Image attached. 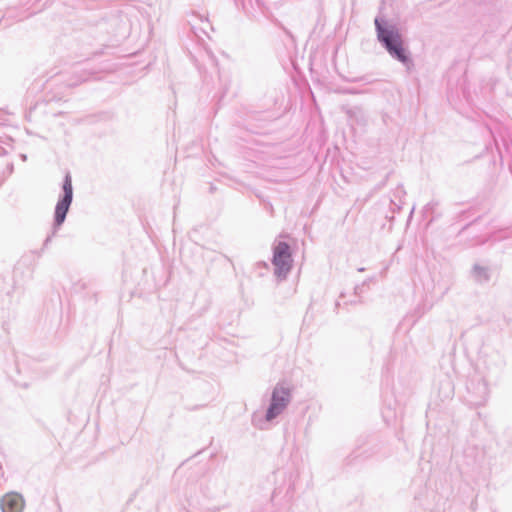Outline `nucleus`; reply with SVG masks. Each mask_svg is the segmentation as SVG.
<instances>
[{"label": "nucleus", "mask_w": 512, "mask_h": 512, "mask_svg": "<svg viewBox=\"0 0 512 512\" xmlns=\"http://www.w3.org/2000/svg\"><path fill=\"white\" fill-rule=\"evenodd\" d=\"M293 387L286 381L278 382L272 389L270 403L263 414L261 412H254L251 417L252 425L259 430H267L271 424L277 419L287 407L290 405L293 398Z\"/></svg>", "instance_id": "f257e3e1"}, {"label": "nucleus", "mask_w": 512, "mask_h": 512, "mask_svg": "<svg viewBox=\"0 0 512 512\" xmlns=\"http://www.w3.org/2000/svg\"><path fill=\"white\" fill-rule=\"evenodd\" d=\"M375 29L378 41L392 58L398 60L407 67L412 64V61L403 46L402 36L395 25L387 24L379 18H376Z\"/></svg>", "instance_id": "f03ea898"}, {"label": "nucleus", "mask_w": 512, "mask_h": 512, "mask_svg": "<svg viewBox=\"0 0 512 512\" xmlns=\"http://www.w3.org/2000/svg\"><path fill=\"white\" fill-rule=\"evenodd\" d=\"M506 366L505 356L491 346H484L474 370L489 380L497 381L503 374Z\"/></svg>", "instance_id": "7ed1b4c3"}, {"label": "nucleus", "mask_w": 512, "mask_h": 512, "mask_svg": "<svg viewBox=\"0 0 512 512\" xmlns=\"http://www.w3.org/2000/svg\"><path fill=\"white\" fill-rule=\"evenodd\" d=\"M489 382L493 381L474 370L465 382L464 401L472 407L484 406L490 396Z\"/></svg>", "instance_id": "20e7f679"}, {"label": "nucleus", "mask_w": 512, "mask_h": 512, "mask_svg": "<svg viewBox=\"0 0 512 512\" xmlns=\"http://www.w3.org/2000/svg\"><path fill=\"white\" fill-rule=\"evenodd\" d=\"M73 200V186H72V177L69 172H67L64 176L62 183V194L59 196L57 204L55 206L54 211V222H53V233L52 235L47 236L45 239L43 246L47 247L51 242L52 236L57 232V230L62 226L65 222L67 213L71 206Z\"/></svg>", "instance_id": "39448f33"}, {"label": "nucleus", "mask_w": 512, "mask_h": 512, "mask_svg": "<svg viewBox=\"0 0 512 512\" xmlns=\"http://www.w3.org/2000/svg\"><path fill=\"white\" fill-rule=\"evenodd\" d=\"M292 255L288 243L280 241L273 246L272 264L274 273L279 280L287 278L292 268Z\"/></svg>", "instance_id": "423d86ee"}, {"label": "nucleus", "mask_w": 512, "mask_h": 512, "mask_svg": "<svg viewBox=\"0 0 512 512\" xmlns=\"http://www.w3.org/2000/svg\"><path fill=\"white\" fill-rule=\"evenodd\" d=\"M25 501L19 493L10 492L5 494L0 500L2 512H22Z\"/></svg>", "instance_id": "0eeeda50"}, {"label": "nucleus", "mask_w": 512, "mask_h": 512, "mask_svg": "<svg viewBox=\"0 0 512 512\" xmlns=\"http://www.w3.org/2000/svg\"><path fill=\"white\" fill-rule=\"evenodd\" d=\"M512 240V228L496 229L492 227L485 236H481L478 243L498 242L504 240ZM512 244V241L510 242Z\"/></svg>", "instance_id": "6e6552de"}, {"label": "nucleus", "mask_w": 512, "mask_h": 512, "mask_svg": "<svg viewBox=\"0 0 512 512\" xmlns=\"http://www.w3.org/2000/svg\"><path fill=\"white\" fill-rule=\"evenodd\" d=\"M471 278L478 284H486L491 280L492 269L490 266L475 263L471 269Z\"/></svg>", "instance_id": "1a4fd4ad"}, {"label": "nucleus", "mask_w": 512, "mask_h": 512, "mask_svg": "<svg viewBox=\"0 0 512 512\" xmlns=\"http://www.w3.org/2000/svg\"><path fill=\"white\" fill-rule=\"evenodd\" d=\"M345 112L347 116L355 121L358 124H365L366 123V117L363 109L361 107L355 106V107H349L345 109Z\"/></svg>", "instance_id": "9d476101"}, {"label": "nucleus", "mask_w": 512, "mask_h": 512, "mask_svg": "<svg viewBox=\"0 0 512 512\" xmlns=\"http://www.w3.org/2000/svg\"><path fill=\"white\" fill-rule=\"evenodd\" d=\"M90 77H91V74L86 71H81L80 73L77 72V76L75 77V79L69 80L67 82V86H69V87L76 86L84 81L89 80Z\"/></svg>", "instance_id": "9b49d317"}, {"label": "nucleus", "mask_w": 512, "mask_h": 512, "mask_svg": "<svg viewBox=\"0 0 512 512\" xmlns=\"http://www.w3.org/2000/svg\"><path fill=\"white\" fill-rule=\"evenodd\" d=\"M382 416H383V419L384 421L388 424V425H395L396 424V421H397V413L392 411L391 408H385L382 412Z\"/></svg>", "instance_id": "f8f14e48"}, {"label": "nucleus", "mask_w": 512, "mask_h": 512, "mask_svg": "<svg viewBox=\"0 0 512 512\" xmlns=\"http://www.w3.org/2000/svg\"><path fill=\"white\" fill-rule=\"evenodd\" d=\"M341 92L344 93V94H359L360 93L359 90L354 89V88L342 89Z\"/></svg>", "instance_id": "ddd939ff"}, {"label": "nucleus", "mask_w": 512, "mask_h": 512, "mask_svg": "<svg viewBox=\"0 0 512 512\" xmlns=\"http://www.w3.org/2000/svg\"><path fill=\"white\" fill-rule=\"evenodd\" d=\"M5 153H6L5 149L0 146V155L5 154Z\"/></svg>", "instance_id": "4468645a"}, {"label": "nucleus", "mask_w": 512, "mask_h": 512, "mask_svg": "<svg viewBox=\"0 0 512 512\" xmlns=\"http://www.w3.org/2000/svg\"><path fill=\"white\" fill-rule=\"evenodd\" d=\"M8 170H9L10 173H12V171H13V164L9 165Z\"/></svg>", "instance_id": "2eb2a0df"}, {"label": "nucleus", "mask_w": 512, "mask_h": 512, "mask_svg": "<svg viewBox=\"0 0 512 512\" xmlns=\"http://www.w3.org/2000/svg\"><path fill=\"white\" fill-rule=\"evenodd\" d=\"M6 119H0V124L4 123Z\"/></svg>", "instance_id": "dca6fc26"}, {"label": "nucleus", "mask_w": 512, "mask_h": 512, "mask_svg": "<svg viewBox=\"0 0 512 512\" xmlns=\"http://www.w3.org/2000/svg\"><path fill=\"white\" fill-rule=\"evenodd\" d=\"M21 158H22L23 160H26V155H21Z\"/></svg>", "instance_id": "f3484780"}, {"label": "nucleus", "mask_w": 512, "mask_h": 512, "mask_svg": "<svg viewBox=\"0 0 512 512\" xmlns=\"http://www.w3.org/2000/svg\"><path fill=\"white\" fill-rule=\"evenodd\" d=\"M509 168H510V171L512 173V162L510 163Z\"/></svg>", "instance_id": "a211bd4d"}]
</instances>
